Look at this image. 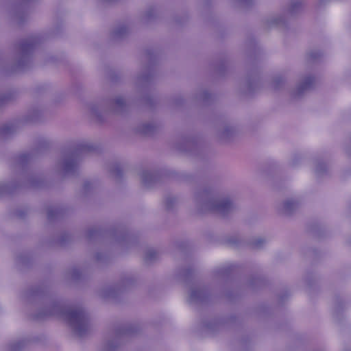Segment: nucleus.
Here are the masks:
<instances>
[{
  "mask_svg": "<svg viewBox=\"0 0 351 351\" xmlns=\"http://www.w3.org/2000/svg\"><path fill=\"white\" fill-rule=\"evenodd\" d=\"M67 316L71 322L84 324L88 322L87 315L81 307H76L69 309L67 311Z\"/></svg>",
  "mask_w": 351,
  "mask_h": 351,
  "instance_id": "1",
  "label": "nucleus"
},
{
  "mask_svg": "<svg viewBox=\"0 0 351 351\" xmlns=\"http://www.w3.org/2000/svg\"><path fill=\"white\" fill-rule=\"evenodd\" d=\"M232 202L229 199L222 200L217 205L218 210L221 211L228 210L232 207Z\"/></svg>",
  "mask_w": 351,
  "mask_h": 351,
  "instance_id": "2",
  "label": "nucleus"
},
{
  "mask_svg": "<svg viewBox=\"0 0 351 351\" xmlns=\"http://www.w3.org/2000/svg\"><path fill=\"white\" fill-rule=\"evenodd\" d=\"M313 82V78L312 77H308L306 80V82H305V84L303 85V87L302 88H306L308 85L311 84Z\"/></svg>",
  "mask_w": 351,
  "mask_h": 351,
  "instance_id": "3",
  "label": "nucleus"
},
{
  "mask_svg": "<svg viewBox=\"0 0 351 351\" xmlns=\"http://www.w3.org/2000/svg\"><path fill=\"white\" fill-rule=\"evenodd\" d=\"M77 324L79 325V327H80L81 326H86L87 322H86V323H85V324ZM78 330H80V328H78Z\"/></svg>",
  "mask_w": 351,
  "mask_h": 351,
  "instance_id": "4",
  "label": "nucleus"
}]
</instances>
